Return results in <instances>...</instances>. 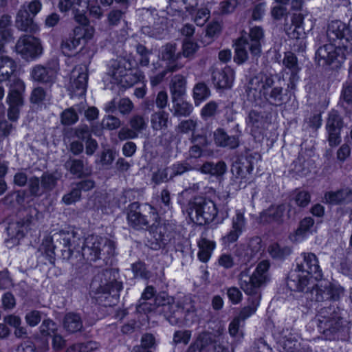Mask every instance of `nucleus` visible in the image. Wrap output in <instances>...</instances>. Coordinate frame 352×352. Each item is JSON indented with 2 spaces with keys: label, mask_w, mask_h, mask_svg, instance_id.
<instances>
[{
  "label": "nucleus",
  "mask_w": 352,
  "mask_h": 352,
  "mask_svg": "<svg viewBox=\"0 0 352 352\" xmlns=\"http://www.w3.org/2000/svg\"><path fill=\"white\" fill-rule=\"evenodd\" d=\"M270 262L263 260L257 265L251 276L249 275V271L247 269L239 274V285L241 289L247 295L251 296L249 298V305L243 307L236 317L239 320H245L256 311L261 299L259 289L270 279Z\"/></svg>",
  "instance_id": "f257e3e1"
},
{
  "label": "nucleus",
  "mask_w": 352,
  "mask_h": 352,
  "mask_svg": "<svg viewBox=\"0 0 352 352\" xmlns=\"http://www.w3.org/2000/svg\"><path fill=\"white\" fill-rule=\"evenodd\" d=\"M272 75L260 72L252 78L248 85L246 92L249 100L256 101L263 98L269 103L276 106L281 105L287 100L283 88L274 86Z\"/></svg>",
  "instance_id": "f03ea898"
},
{
  "label": "nucleus",
  "mask_w": 352,
  "mask_h": 352,
  "mask_svg": "<svg viewBox=\"0 0 352 352\" xmlns=\"http://www.w3.org/2000/svg\"><path fill=\"white\" fill-rule=\"evenodd\" d=\"M311 322L324 339L329 340L339 339L346 329V321L336 305L320 308Z\"/></svg>",
  "instance_id": "7ed1b4c3"
},
{
  "label": "nucleus",
  "mask_w": 352,
  "mask_h": 352,
  "mask_svg": "<svg viewBox=\"0 0 352 352\" xmlns=\"http://www.w3.org/2000/svg\"><path fill=\"white\" fill-rule=\"evenodd\" d=\"M12 16L4 14L0 17V83L8 80L16 69V62L5 55V45L14 39Z\"/></svg>",
  "instance_id": "20e7f679"
},
{
  "label": "nucleus",
  "mask_w": 352,
  "mask_h": 352,
  "mask_svg": "<svg viewBox=\"0 0 352 352\" xmlns=\"http://www.w3.org/2000/svg\"><path fill=\"white\" fill-rule=\"evenodd\" d=\"M264 38V31L260 26L250 28L247 36L242 35L235 42L234 60L242 64L248 59V51L252 56H258L261 53V42Z\"/></svg>",
  "instance_id": "39448f33"
},
{
  "label": "nucleus",
  "mask_w": 352,
  "mask_h": 352,
  "mask_svg": "<svg viewBox=\"0 0 352 352\" xmlns=\"http://www.w3.org/2000/svg\"><path fill=\"white\" fill-rule=\"evenodd\" d=\"M115 250L113 241L97 235L88 236L81 247L82 256L90 263L110 258L114 255Z\"/></svg>",
  "instance_id": "423d86ee"
},
{
  "label": "nucleus",
  "mask_w": 352,
  "mask_h": 352,
  "mask_svg": "<svg viewBox=\"0 0 352 352\" xmlns=\"http://www.w3.org/2000/svg\"><path fill=\"white\" fill-rule=\"evenodd\" d=\"M223 329L219 328L215 333L200 332L188 347L186 352H228V347L222 341Z\"/></svg>",
  "instance_id": "0eeeda50"
},
{
  "label": "nucleus",
  "mask_w": 352,
  "mask_h": 352,
  "mask_svg": "<svg viewBox=\"0 0 352 352\" xmlns=\"http://www.w3.org/2000/svg\"><path fill=\"white\" fill-rule=\"evenodd\" d=\"M189 215L199 225H205L213 221L218 211L215 204L205 197L197 196L188 204Z\"/></svg>",
  "instance_id": "6e6552de"
},
{
  "label": "nucleus",
  "mask_w": 352,
  "mask_h": 352,
  "mask_svg": "<svg viewBox=\"0 0 352 352\" xmlns=\"http://www.w3.org/2000/svg\"><path fill=\"white\" fill-rule=\"evenodd\" d=\"M42 3L39 0L23 4L16 13L15 25L21 31L34 34L38 30L37 24L34 21V17L40 12Z\"/></svg>",
  "instance_id": "1a4fd4ad"
},
{
  "label": "nucleus",
  "mask_w": 352,
  "mask_h": 352,
  "mask_svg": "<svg viewBox=\"0 0 352 352\" xmlns=\"http://www.w3.org/2000/svg\"><path fill=\"white\" fill-rule=\"evenodd\" d=\"M157 218L155 210L148 204L140 205L133 202L129 206L127 219L130 226L134 228L141 229L150 223L154 224Z\"/></svg>",
  "instance_id": "9d476101"
},
{
  "label": "nucleus",
  "mask_w": 352,
  "mask_h": 352,
  "mask_svg": "<svg viewBox=\"0 0 352 352\" xmlns=\"http://www.w3.org/2000/svg\"><path fill=\"white\" fill-rule=\"evenodd\" d=\"M156 309L162 307L161 311L166 319L172 325H179L183 318V309L179 303L175 302L173 297L162 292L157 294L154 299Z\"/></svg>",
  "instance_id": "9b49d317"
},
{
  "label": "nucleus",
  "mask_w": 352,
  "mask_h": 352,
  "mask_svg": "<svg viewBox=\"0 0 352 352\" xmlns=\"http://www.w3.org/2000/svg\"><path fill=\"white\" fill-rule=\"evenodd\" d=\"M131 64L124 58H118L111 62L108 74L123 87H131L138 79L131 72Z\"/></svg>",
  "instance_id": "f8f14e48"
},
{
  "label": "nucleus",
  "mask_w": 352,
  "mask_h": 352,
  "mask_svg": "<svg viewBox=\"0 0 352 352\" xmlns=\"http://www.w3.org/2000/svg\"><path fill=\"white\" fill-rule=\"evenodd\" d=\"M335 43H329L320 47L316 54V58L320 65H331L338 58H344V52L347 50L348 46L344 40L336 39L330 40Z\"/></svg>",
  "instance_id": "ddd939ff"
},
{
  "label": "nucleus",
  "mask_w": 352,
  "mask_h": 352,
  "mask_svg": "<svg viewBox=\"0 0 352 352\" xmlns=\"http://www.w3.org/2000/svg\"><path fill=\"white\" fill-rule=\"evenodd\" d=\"M345 126L344 119L336 110L328 113L325 122L327 140L330 146H336L341 142V131Z\"/></svg>",
  "instance_id": "4468645a"
},
{
  "label": "nucleus",
  "mask_w": 352,
  "mask_h": 352,
  "mask_svg": "<svg viewBox=\"0 0 352 352\" xmlns=\"http://www.w3.org/2000/svg\"><path fill=\"white\" fill-rule=\"evenodd\" d=\"M286 210L288 219L294 218L296 216V208L290 204L272 205L261 213V222L263 223H276L280 225L283 223L284 213Z\"/></svg>",
  "instance_id": "2eb2a0df"
},
{
  "label": "nucleus",
  "mask_w": 352,
  "mask_h": 352,
  "mask_svg": "<svg viewBox=\"0 0 352 352\" xmlns=\"http://www.w3.org/2000/svg\"><path fill=\"white\" fill-rule=\"evenodd\" d=\"M314 279L313 276L296 269L289 274L287 285L291 291L303 292L306 298H308L309 292L315 286Z\"/></svg>",
  "instance_id": "dca6fc26"
},
{
  "label": "nucleus",
  "mask_w": 352,
  "mask_h": 352,
  "mask_svg": "<svg viewBox=\"0 0 352 352\" xmlns=\"http://www.w3.org/2000/svg\"><path fill=\"white\" fill-rule=\"evenodd\" d=\"M15 51L23 58L32 59L42 53V47L39 40L34 36L23 35L16 41Z\"/></svg>",
  "instance_id": "f3484780"
},
{
  "label": "nucleus",
  "mask_w": 352,
  "mask_h": 352,
  "mask_svg": "<svg viewBox=\"0 0 352 352\" xmlns=\"http://www.w3.org/2000/svg\"><path fill=\"white\" fill-rule=\"evenodd\" d=\"M143 15L147 24L142 28V32L151 37L160 36L165 30V18L160 16L156 10H146Z\"/></svg>",
  "instance_id": "a211bd4d"
},
{
  "label": "nucleus",
  "mask_w": 352,
  "mask_h": 352,
  "mask_svg": "<svg viewBox=\"0 0 352 352\" xmlns=\"http://www.w3.org/2000/svg\"><path fill=\"white\" fill-rule=\"evenodd\" d=\"M342 293V288L337 287L328 281H322L316 284L310 291L311 300L323 302L328 300H336Z\"/></svg>",
  "instance_id": "6ab92c4d"
},
{
  "label": "nucleus",
  "mask_w": 352,
  "mask_h": 352,
  "mask_svg": "<svg viewBox=\"0 0 352 352\" xmlns=\"http://www.w3.org/2000/svg\"><path fill=\"white\" fill-rule=\"evenodd\" d=\"M58 65L56 61L47 63L45 65H36L31 71L32 79L43 84H52L55 82Z\"/></svg>",
  "instance_id": "aec40b11"
},
{
  "label": "nucleus",
  "mask_w": 352,
  "mask_h": 352,
  "mask_svg": "<svg viewBox=\"0 0 352 352\" xmlns=\"http://www.w3.org/2000/svg\"><path fill=\"white\" fill-rule=\"evenodd\" d=\"M57 237L63 246L61 252L63 259L69 260L76 251L79 252L78 248L82 240L74 231H60L57 234Z\"/></svg>",
  "instance_id": "412c9836"
},
{
  "label": "nucleus",
  "mask_w": 352,
  "mask_h": 352,
  "mask_svg": "<svg viewBox=\"0 0 352 352\" xmlns=\"http://www.w3.org/2000/svg\"><path fill=\"white\" fill-rule=\"evenodd\" d=\"M88 80L87 69L85 65L74 67L71 73L69 90L72 96H84L87 89Z\"/></svg>",
  "instance_id": "4be33fe9"
},
{
  "label": "nucleus",
  "mask_w": 352,
  "mask_h": 352,
  "mask_svg": "<svg viewBox=\"0 0 352 352\" xmlns=\"http://www.w3.org/2000/svg\"><path fill=\"white\" fill-rule=\"evenodd\" d=\"M301 261H298L296 269L311 276L314 280H319L322 279V272L318 264L317 256L314 253L303 252L301 254Z\"/></svg>",
  "instance_id": "5701e85b"
},
{
  "label": "nucleus",
  "mask_w": 352,
  "mask_h": 352,
  "mask_svg": "<svg viewBox=\"0 0 352 352\" xmlns=\"http://www.w3.org/2000/svg\"><path fill=\"white\" fill-rule=\"evenodd\" d=\"M327 36L330 40H344L352 45V17L347 25L340 21H331L328 25Z\"/></svg>",
  "instance_id": "b1692460"
},
{
  "label": "nucleus",
  "mask_w": 352,
  "mask_h": 352,
  "mask_svg": "<svg viewBox=\"0 0 352 352\" xmlns=\"http://www.w3.org/2000/svg\"><path fill=\"white\" fill-rule=\"evenodd\" d=\"M322 201L330 205H346L352 203V190L343 188L335 191H328L324 195Z\"/></svg>",
  "instance_id": "393cba45"
},
{
  "label": "nucleus",
  "mask_w": 352,
  "mask_h": 352,
  "mask_svg": "<svg viewBox=\"0 0 352 352\" xmlns=\"http://www.w3.org/2000/svg\"><path fill=\"white\" fill-rule=\"evenodd\" d=\"M83 37V29L80 26H76L68 37L63 39L60 44V48L65 56H70L76 52L80 44Z\"/></svg>",
  "instance_id": "a878e982"
},
{
  "label": "nucleus",
  "mask_w": 352,
  "mask_h": 352,
  "mask_svg": "<svg viewBox=\"0 0 352 352\" xmlns=\"http://www.w3.org/2000/svg\"><path fill=\"white\" fill-rule=\"evenodd\" d=\"M304 15L301 13L294 14L291 18V23L284 24L286 34L292 39H300L305 34L303 28Z\"/></svg>",
  "instance_id": "bb28decb"
},
{
  "label": "nucleus",
  "mask_w": 352,
  "mask_h": 352,
  "mask_svg": "<svg viewBox=\"0 0 352 352\" xmlns=\"http://www.w3.org/2000/svg\"><path fill=\"white\" fill-rule=\"evenodd\" d=\"M252 155L241 157L236 160L232 165L231 172L238 179H248L253 169Z\"/></svg>",
  "instance_id": "cd10ccee"
},
{
  "label": "nucleus",
  "mask_w": 352,
  "mask_h": 352,
  "mask_svg": "<svg viewBox=\"0 0 352 352\" xmlns=\"http://www.w3.org/2000/svg\"><path fill=\"white\" fill-rule=\"evenodd\" d=\"M234 80V72L229 67L216 69L212 72V81L219 89H228L231 87Z\"/></svg>",
  "instance_id": "c85d7f7f"
},
{
  "label": "nucleus",
  "mask_w": 352,
  "mask_h": 352,
  "mask_svg": "<svg viewBox=\"0 0 352 352\" xmlns=\"http://www.w3.org/2000/svg\"><path fill=\"white\" fill-rule=\"evenodd\" d=\"M186 78L181 74H176L172 77L169 84L172 102H176L186 94Z\"/></svg>",
  "instance_id": "c756f323"
},
{
  "label": "nucleus",
  "mask_w": 352,
  "mask_h": 352,
  "mask_svg": "<svg viewBox=\"0 0 352 352\" xmlns=\"http://www.w3.org/2000/svg\"><path fill=\"white\" fill-rule=\"evenodd\" d=\"M31 221L29 219H21L9 223L7 232L12 239H22L30 228Z\"/></svg>",
  "instance_id": "7c9ffc66"
},
{
  "label": "nucleus",
  "mask_w": 352,
  "mask_h": 352,
  "mask_svg": "<svg viewBox=\"0 0 352 352\" xmlns=\"http://www.w3.org/2000/svg\"><path fill=\"white\" fill-rule=\"evenodd\" d=\"M214 139L217 145L221 147L235 148L239 144L236 135H229L224 129H217L214 133Z\"/></svg>",
  "instance_id": "2f4dec72"
},
{
  "label": "nucleus",
  "mask_w": 352,
  "mask_h": 352,
  "mask_svg": "<svg viewBox=\"0 0 352 352\" xmlns=\"http://www.w3.org/2000/svg\"><path fill=\"white\" fill-rule=\"evenodd\" d=\"M283 64L285 69H288L291 74L290 81L292 87L293 88L294 86V82L298 80V73L300 71L297 57L292 52H285L283 60Z\"/></svg>",
  "instance_id": "473e14b6"
},
{
  "label": "nucleus",
  "mask_w": 352,
  "mask_h": 352,
  "mask_svg": "<svg viewBox=\"0 0 352 352\" xmlns=\"http://www.w3.org/2000/svg\"><path fill=\"white\" fill-rule=\"evenodd\" d=\"M176 51V44L168 43L162 46L159 56L161 60L165 61L168 65H177L175 63L180 57L181 53H177Z\"/></svg>",
  "instance_id": "72a5a7b5"
},
{
  "label": "nucleus",
  "mask_w": 352,
  "mask_h": 352,
  "mask_svg": "<svg viewBox=\"0 0 352 352\" xmlns=\"http://www.w3.org/2000/svg\"><path fill=\"white\" fill-rule=\"evenodd\" d=\"M82 321L79 314L69 312L65 314L63 319V327L69 333H76L82 329Z\"/></svg>",
  "instance_id": "f704fd0d"
},
{
  "label": "nucleus",
  "mask_w": 352,
  "mask_h": 352,
  "mask_svg": "<svg viewBox=\"0 0 352 352\" xmlns=\"http://www.w3.org/2000/svg\"><path fill=\"white\" fill-rule=\"evenodd\" d=\"M65 164L69 168L70 173L78 177L90 174L91 170L87 168V160L70 159L67 161Z\"/></svg>",
  "instance_id": "c9c22d12"
},
{
  "label": "nucleus",
  "mask_w": 352,
  "mask_h": 352,
  "mask_svg": "<svg viewBox=\"0 0 352 352\" xmlns=\"http://www.w3.org/2000/svg\"><path fill=\"white\" fill-rule=\"evenodd\" d=\"M169 115L164 111L153 113L151 116V125L153 130H164L168 128Z\"/></svg>",
  "instance_id": "e433bc0d"
},
{
  "label": "nucleus",
  "mask_w": 352,
  "mask_h": 352,
  "mask_svg": "<svg viewBox=\"0 0 352 352\" xmlns=\"http://www.w3.org/2000/svg\"><path fill=\"white\" fill-rule=\"evenodd\" d=\"M198 246L199 249L198 258L201 261L206 263L210 259L215 248V243L206 238H202L199 241Z\"/></svg>",
  "instance_id": "4c0bfd02"
},
{
  "label": "nucleus",
  "mask_w": 352,
  "mask_h": 352,
  "mask_svg": "<svg viewBox=\"0 0 352 352\" xmlns=\"http://www.w3.org/2000/svg\"><path fill=\"white\" fill-rule=\"evenodd\" d=\"M226 170L227 166L223 161H219L216 164L206 162L201 168V171L203 173L210 174L214 176H222Z\"/></svg>",
  "instance_id": "58836bf2"
},
{
  "label": "nucleus",
  "mask_w": 352,
  "mask_h": 352,
  "mask_svg": "<svg viewBox=\"0 0 352 352\" xmlns=\"http://www.w3.org/2000/svg\"><path fill=\"white\" fill-rule=\"evenodd\" d=\"M122 289V283L116 280L115 276L112 280L102 283L98 288V292L103 294H109L113 297H118L119 292Z\"/></svg>",
  "instance_id": "ea45409f"
},
{
  "label": "nucleus",
  "mask_w": 352,
  "mask_h": 352,
  "mask_svg": "<svg viewBox=\"0 0 352 352\" xmlns=\"http://www.w3.org/2000/svg\"><path fill=\"white\" fill-rule=\"evenodd\" d=\"M278 343L285 352H297L300 346V343L295 336L288 331L279 339Z\"/></svg>",
  "instance_id": "a19ab883"
},
{
  "label": "nucleus",
  "mask_w": 352,
  "mask_h": 352,
  "mask_svg": "<svg viewBox=\"0 0 352 352\" xmlns=\"http://www.w3.org/2000/svg\"><path fill=\"white\" fill-rule=\"evenodd\" d=\"M173 103V116L175 117H188L193 111L192 104L187 101L177 99Z\"/></svg>",
  "instance_id": "79ce46f5"
},
{
  "label": "nucleus",
  "mask_w": 352,
  "mask_h": 352,
  "mask_svg": "<svg viewBox=\"0 0 352 352\" xmlns=\"http://www.w3.org/2000/svg\"><path fill=\"white\" fill-rule=\"evenodd\" d=\"M18 89H12L9 91L7 102L8 104H13L22 107L23 105V98L22 91L24 89V85L21 81L16 83Z\"/></svg>",
  "instance_id": "37998d69"
},
{
  "label": "nucleus",
  "mask_w": 352,
  "mask_h": 352,
  "mask_svg": "<svg viewBox=\"0 0 352 352\" xmlns=\"http://www.w3.org/2000/svg\"><path fill=\"white\" fill-rule=\"evenodd\" d=\"M210 95V89L204 82H198L195 85L192 96L195 105L198 106L201 102L208 98Z\"/></svg>",
  "instance_id": "c03bdc74"
},
{
  "label": "nucleus",
  "mask_w": 352,
  "mask_h": 352,
  "mask_svg": "<svg viewBox=\"0 0 352 352\" xmlns=\"http://www.w3.org/2000/svg\"><path fill=\"white\" fill-rule=\"evenodd\" d=\"M262 240L258 236L251 238L248 243L245 256L250 261L262 250Z\"/></svg>",
  "instance_id": "a18cd8bd"
},
{
  "label": "nucleus",
  "mask_w": 352,
  "mask_h": 352,
  "mask_svg": "<svg viewBox=\"0 0 352 352\" xmlns=\"http://www.w3.org/2000/svg\"><path fill=\"white\" fill-rule=\"evenodd\" d=\"M59 178L57 173H44L41 177V183L45 192L54 189Z\"/></svg>",
  "instance_id": "49530a36"
},
{
  "label": "nucleus",
  "mask_w": 352,
  "mask_h": 352,
  "mask_svg": "<svg viewBox=\"0 0 352 352\" xmlns=\"http://www.w3.org/2000/svg\"><path fill=\"white\" fill-rule=\"evenodd\" d=\"M82 0H58V8L60 12L73 14L81 6Z\"/></svg>",
  "instance_id": "de8ad7c7"
},
{
  "label": "nucleus",
  "mask_w": 352,
  "mask_h": 352,
  "mask_svg": "<svg viewBox=\"0 0 352 352\" xmlns=\"http://www.w3.org/2000/svg\"><path fill=\"white\" fill-rule=\"evenodd\" d=\"M270 254L274 258L283 259L291 254V249L287 246H281L274 243L268 248Z\"/></svg>",
  "instance_id": "09e8293b"
},
{
  "label": "nucleus",
  "mask_w": 352,
  "mask_h": 352,
  "mask_svg": "<svg viewBox=\"0 0 352 352\" xmlns=\"http://www.w3.org/2000/svg\"><path fill=\"white\" fill-rule=\"evenodd\" d=\"M248 124L255 129L262 128L265 124V118L261 112L251 110L247 118Z\"/></svg>",
  "instance_id": "8fccbe9b"
},
{
  "label": "nucleus",
  "mask_w": 352,
  "mask_h": 352,
  "mask_svg": "<svg viewBox=\"0 0 352 352\" xmlns=\"http://www.w3.org/2000/svg\"><path fill=\"white\" fill-rule=\"evenodd\" d=\"M182 67V66L179 65H167L163 71L151 77L150 81L151 85L153 87L158 85L163 81L164 78L168 73L177 72L181 69Z\"/></svg>",
  "instance_id": "3c124183"
},
{
  "label": "nucleus",
  "mask_w": 352,
  "mask_h": 352,
  "mask_svg": "<svg viewBox=\"0 0 352 352\" xmlns=\"http://www.w3.org/2000/svg\"><path fill=\"white\" fill-rule=\"evenodd\" d=\"M130 126L138 133L145 130L147 127L146 120L144 116L135 114L129 120Z\"/></svg>",
  "instance_id": "603ef678"
},
{
  "label": "nucleus",
  "mask_w": 352,
  "mask_h": 352,
  "mask_svg": "<svg viewBox=\"0 0 352 352\" xmlns=\"http://www.w3.org/2000/svg\"><path fill=\"white\" fill-rule=\"evenodd\" d=\"M28 185L29 192L32 196L39 197L45 192L41 179L36 176L31 177L29 179Z\"/></svg>",
  "instance_id": "864d4df0"
},
{
  "label": "nucleus",
  "mask_w": 352,
  "mask_h": 352,
  "mask_svg": "<svg viewBox=\"0 0 352 352\" xmlns=\"http://www.w3.org/2000/svg\"><path fill=\"white\" fill-rule=\"evenodd\" d=\"M121 124L122 122L120 118L113 115L104 116L101 121L102 128L109 131L118 129Z\"/></svg>",
  "instance_id": "5fc2aeb1"
},
{
  "label": "nucleus",
  "mask_w": 352,
  "mask_h": 352,
  "mask_svg": "<svg viewBox=\"0 0 352 352\" xmlns=\"http://www.w3.org/2000/svg\"><path fill=\"white\" fill-rule=\"evenodd\" d=\"M60 120L64 125H72L78 120V116L73 108H68L62 112Z\"/></svg>",
  "instance_id": "6e6d98bb"
},
{
  "label": "nucleus",
  "mask_w": 352,
  "mask_h": 352,
  "mask_svg": "<svg viewBox=\"0 0 352 352\" xmlns=\"http://www.w3.org/2000/svg\"><path fill=\"white\" fill-rule=\"evenodd\" d=\"M136 52L140 56L139 64L142 67H147L150 63L149 55L152 54L151 50H148L144 45L138 44L136 45Z\"/></svg>",
  "instance_id": "4d7b16f0"
},
{
  "label": "nucleus",
  "mask_w": 352,
  "mask_h": 352,
  "mask_svg": "<svg viewBox=\"0 0 352 352\" xmlns=\"http://www.w3.org/2000/svg\"><path fill=\"white\" fill-rule=\"evenodd\" d=\"M192 332L190 330H178L173 334V342L174 344H183L186 345L190 340Z\"/></svg>",
  "instance_id": "13d9d810"
},
{
  "label": "nucleus",
  "mask_w": 352,
  "mask_h": 352,
  "mask_svg": "<svg viewBox=\"0 0 352 352\" xmlns=\"http://www.w3.org/2000/svg\"><path fill=\"white\" fill-rule=\"evenodd\" d=\"M219 104L215 101H210L206 104L201 110V116L203 119L207 120L214 117L217 112Z\"/></svg>",
  "instance_id": "bf43d9fd"
},
{
  "label": "nucleus",
  "mask_w": 352,
  "mask_h": 352,
  "mask_svg": "<svg viewBox=\"0 0 352 352\" xmlns=\"http://www.w3.org/2000/svg\"><path fill=\"white\" fill-rule=\"evenodd\" d=\"M197 126V122L192 119L184 120L177 126V131L182 133H193Z\"/></svg>",
  "instance_id": "052dcab7"
},
{
  "label": "nucleus",
  "mask_w": 352,
  "mask_h": 352,
  "mask_svg": "<svg viewBox=\"0 0 352 352\" xmlns=\"http://www.w3.org/2000/svg\"><path fill=\"white\" fill-rule=\"evenodd\" d=\"M41 250L43 252V254L46 256L48 261L51 263H54L55 260V252H54V246L52 243L51 239H46L44 242H43L41 245Z\"/></svg>",
  "instance_id": "680f3d73"
},
{
  "label": "nucleus",
  "mask_w": 352,
  "mask_h": 352,
  "mask_svg": "<svg viewBox=\"0 0 352 352\" xmlns=\"http://www.w3.org/2000/svg\"><path fill=\"white\" fill-rule=\"evenodd\" d=\"M170 169L168 167L158 169L156 172L153 173L152 176V180L156 184H159L162 182H166L170 178Z\"/></svg>",
  "instance_id": "e2e57ef3"
},
{
  "label": "nucleus",
  "mask_w": 352,
  "mask_h": 352,
  "mask_svg": "<svg viewBox=\"0 0 352 352\" xmlns=\"http://www.w3.org/2000/svg\"><path fill=\"white\" fill-rule=\"evenodd\" d=\"M199 48L198 45L189 39H185L182 45V55L186 58H190L196 53Z\"/></svg>",
  "instance_id": "0e129e2a"
},
{
  "label": "nucleus",
  "mask_w": 352,
  "mask_h": 352,
  "mask_svg": "<svg viewBox=\"0 0 352 352\" xmlns=\"http://www.w3.org/2000/svg\"><path fill=\"white\" fill-rule=\"evenodd\" d=\"M81 197V194L79 189L75 185L72 187L71 191L65 194L63 198L62 201L66 205H70L79 201Z\"/></svg>",
  "instance_id": "69168bd1"
},
{
  "label": "nucleus",
  "mask_w": 352,
  "mask_h": 352,
  "mask_svg": "<svg viewBox=\"0 0 352 352\" xmlns=\"http://www.w3.org/2000/svg\"><path fill=\"white\" fill-rule=\"evenodd\" d=\"M133 108V103L128 98H122L118 102V109L122 115L130 114Z\"/></svg>",
  "instance_id": "338daca9"
},
{
  "label": "nucleus",
  "mask_w": 352,
  "mask_h": 352,
  "mask_svg": "<svg viewBox=\"0 0 352 352\" xmlns=\"http://www.w3.org/2000/svg\"><path fill=\"white\" fill-rule=\"evenodd\" d=\"M56 330V324L50 319L44 320L40 326V332L45 336L54 334Z\"/></svg>",
  "instance_id": "774afa93"
}]
</instances>
